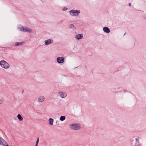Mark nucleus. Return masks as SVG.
<instances>
[{
    "label": "nucleus",
    "mask_w": 146,
    "mask_h": 146,
    "mask_svg": "<svg viewBox=\"0 0 146 146\" xmlns=\"http://www.w3.org/2000/svg\"><path fill=\"white\" fill-rule=\"evenodd\" d=\"M144 19H146V17L144 18Z\"/></svg>",
    "instance_id": "bb28decb"
},
{
    "label": "nucleus",
    "mask_w": 146,
    "mask_h": 146,
    "mask_svg": "<svg viewBox=\"0 0 146 146\" xmlns=\"http://www.w3.org/2000/svg\"><path fill=\"white\" fill-rule=\"evenodd\" d=\"M1 144L3 146H6V145H8L7 143L4 140H2L1 142Z\"/></svg>",
    "instance_id": "ddd939ff"
},
{
    "label": "nucleus",
    "mask_w": 146,
    "mask_h": 146,
    "mask_svg": "<svg viewBox=\"0 0 146 146\" xmlns=\"http://www.w3.org/2000/svg\"><path fill=\"white\" fill-rule=\"evenodd\" d=\"M135 141H136V142L138 143H139V139H137V138H136L135 139Z\"/></svg>",
    "instance_id": "6ab92c4d"
},
{
    "label": "nucleus",
    "mask_w": 146,
    "mask_h": 146,
    "mask_svg": "<svg viewBox=\"0 0 146 146\" xmlns=\"http://www.w3.org/2000/svg\"><path fill=\"white\" fill-rule=\"evenodd\" d=\"M23 92H24V90H22V92L23 93Z\"/></svg>",
    "instance_id": "a878e982"
},
{
    "label": "nucleus",
    "mask_w": 146,
    "mask_h": 146,
    "mask_svg": "<svg viewBox=\"0 0 146 146\" xmlns=\"http://www.w3.org/2000/svg\"><path fill=\"white\" fill-rule=\"evenodd\" d=\"M129 6H131V3H129Z\"/></svg>",
    "instance_id": "b1692460"
},
{
    "label": "nucleus",
    "mask_w": 146,
    "mask_h": 146,
    "mask_svg": "<svg viewBox=\"0 0 146 146\" xmlns=\"http://www.w3.org/2000/svg\"><path fill=\"white\" fill-rule=\"evenodd\" d=\"M1 144V143H0V145Z\"/></svg>",
    "instance_id": "c85d7f7f"
},
{
    "label": "nucleus",
    "mask_w": 146,
    "mask_h": 146,
    "mask_svg": "<svg viewBox=\"0 0 146 146\" xmlns=\"http://www.w3.org/2000/svg\"><path fill=\"white\" fill-rule=\"evenodd\" d=\"M45 97L44 96H41L38 99V102L42 103V102L45 99Z\"/></svg>",
    "instance_id": "1a4fd4ad"
},
{
    "label": "nucleus",
    "mask_w": 146,
    "mask_h": 146,
    "mask_svg": "<svg viewBox=\"0 0 146 146\" xmlns=\"http://www.w3.org/2000/svg\"><path fill=\"white\" fill-rule=\"evenodd\" d=\"M66 119V117L65 116H62L60 118V120L62 121Z\"/></svg>",
    "instance_id": "dca6fc26"
},
{
    "label": "nucleus",
    "mask_w": 146,
    "mask_h": 146,
    "mask_svg": "<svg viewBox=\"0 0 146 146\" xmlns=\"http://www.w3.org/2000/svg\"><path fill=\"white\" fill-rule=\"evenodd\" d=\"M24 27L20 25H19L17 26V29L20 31L23 32Z\"/></svg>",
    "instance_id": "423d86ee"
},
{
    "label": "nucleus",
    "mask_w": 146,
    "mask_h": 146,
    "mask_svg": "<svg viewBox=\"0 0 146 146\" xmlns=\"http://www.w3.org/2000/svg\"><path fill=\"white\" fill-rule=\"evenodd\" d=\"M68 8L66 7H65L64 8L62 9V10L64 11H65Z\"/></svg>",
    "instance_id": "aec40b11"
},
{
    "label": "nucleus",
    "mask_w": 146,
    "mask_h": 146,
    "mask_svg": "<svg viewBox=\"0 0 146 146\" xmlns=\"http://www.w3.org/2000/svg\"><path fill=\"white\" fill-rule=\"evenodd\" d=\"M32 32V30L29 28L24 27L23 32L26 33H31Z\"/></svg>",
    "instance_id": "6e6552de"
},
{
    "label": "nucleus",
    "mask_w": 146,
    "mask_h": 146,
    "mask_svg": "<svg viewBox=\"0 0 146 146\" xmlns=\"http://www.w3.org/2000/svg\"><path fill=\"white\" fill-rule=\"evenodd\" d=\"M3 139L2 137H0V143H1L2 141V140Z\"/></svg>",
    "instance_id": "4be33fe9"
},
{
    "label": "nucleus",
    "mask_w": 146,
    "mask_h": 146,
    "mask_svg": "<svg viewBox=\"0 0 146 146\" xmlns=\"http://www.w3.org/2000/svg\"><path fill=\"white\" fill-rule=\"evenodd\" d=\"M39 141V137H38L37 139L36 143L38 144Z\"/></svg>",
    "instance_id": "412c9836"
},
{
    "label": "nucleus",
    "mask_w": 146,
    "mask_h": 146,
    "mask_svg": "<svg viewBox=\"0 0 146 146\" xmlns=\"http://www.w3.org/2000/svg\"><path fill=\"white\" fill-rule=\"evenodd\" d=\"M6 146H9L8 145H6Z\"/></svg>",
    "instance_id": "cd10ccee"
},
{
    "label": "nucleus",
    "mask_w": 146,
    "mask_h": 146,
    "mask_svg": "<svg viewBox=\"0 0 146 146\" xmlns=\"http://www.w3.org/2000/svg\"><path fill=\"white\" fill-rule=\"evenodd\" d=\"M0 65L4 69H7L10 66L9 64L5 61L3 60L0 61Z\"/></svg>",
    "instance_id": "f03ea898"
},
{
    "label": "nucleus",
    "mask_w": 146,
    "mask_h": 146,
    "mask_svg": "<svg viewBox=\"0 0 146 146\" xmlns=\"http://www.w3.org/2000/svg\"><path fill=\"white\" fill-rule=\"evenodd\" d=\"M35 146H38V144L36 143Z\"/></svg>",
    "instance_id": "393cba45"
},
{
    "label": "nucleus",
    "mask_w": 146,
    "mask_h": 146,
    "mask_svg": "<svg viewBox=\"0 0 146 146\" xmlns=\"http://www.w3.org/2000/svg\"><path fill=\"white\" fill-rule=\"evenodd\" d=\"M70 15L73 16H78L80 13V10H71L69 11Z\"/></svg>",
    "instance_id": "f257e3e1"
},
{
    "label": "nucleus",
    "mask_w": 146,
    "mask_h": 146,
    "mask_svg": "<svg viewBox=\"0 0 146 146\" xmlns=\"http://www.w3.org/2000/svg\"><path fill=\"white\" fill-rule=\"evenodd\" d=\"M49 124L51 125H53L54 120L52 118H50L49 119Z\"/></svg>",
    "instance_id": "2eb2a0df"
},
{
    "label": "nucleus",
    "mask_w": 146,
    "mask_h": 146,
    "mask_svg": "<svg viewBox=\"0 0 146 146\" xmlns=\"http://www.w3.org/2000/svg\"><path fill=\"white\" fill-rule=\"evenodd\" d=\"M24 43H25V42H17L15 43V45L16 46H22L23 44Z\"/></svg>",
    "instance_id": "f8f14e48"
},
{
    "label": "nucleus",
    "mask_w": 146,
    "mask_h": 146,
    "mask_svg": "<svg viewBox=\"0 0 146 146\" xmlns=\"http://www.w3.org/2000/svg\"><path fill=\"white\" fill-rule=\"evenodd\" d=\"M83 35L82 34H80L76 35V36L75 38L77 40H79L80 39L83 38Z\"/></svg>",
    "instance_id": "9b49d317"
},
{
    "label": "nucleus",
    "mask_w": 146,
    "mask_h": 146,
    "mask_svg": "<svg viewBox=\"0 0 146 146\" xmlns=\"http://www.w3.org/2000/svg\"><path fill=\"white\" fill-rule=\"evenodd\" d=\"M70 128L72 130H79L81 128L80 125L79 124L74 123L70 125Z\"/></svg>",
    "instance_id": "7ed1b4c3"
},
{
    "label": "nucleus",
    "mask_w": 146,
    "mask_h": 146,
    "mask_svg": "<svg viewBox=\"0 0 146 146\" xmlns=\"http://www.w3.org/2000/svg\"><path fill=\"white\" fill-rule=\"evenodd\" d=\"M69 27V28L71 29H74L75 27L74 25L72 24H70Z\"/></svg>",
    "instance_id": "f3484780"
},
{
    "label": "nucleus",
    "mask_w": 146,
    "mask_h": 146,
    "mask_svg": "<svg viewBox=\"0 0 146 146\" xmlns=\"http://www.w3.org/2000/svg\"><path fill=\"white\" fill-rule=\"evenodd\" d=\"M64 58L62 57H58L56 58V61L59 64H62L64 62Z\"/></svg>",
    "instance_id": "39448f33"
},
{
    "label": "nucleus",
    "mask_w": 146,
    "mask_h": 146,
    "mask_svg": "<svg viewBox=\"0 0 146 146\" xmlns=\"http://www.w3.org/2000/svg\"><path fill=\"white\" fill-rule=\"evenodd\" d=\"M58 95L62 98H65L67 96L66 93L63 92H59Z\"/></svg>",
    "instance_id": "0eeeda50"
},
{
    "label": "nucleus",
    "mask_w": 146,
    "mask_h": 146,
    "mask_svg": "<svg viewBox=\"0 0 146 146\" xmlns=\"http://www.w3.org/2000/svg\"><path fill=\"white\" fill-rule=\"evenodd\" d=\"M2 102H3V100L1 99H0V104H1Z\"/></svg>",
    "instance_id": "5701e85b"
},
{
    "label": "nucleus",
    "mask_w": 146,
    "mask_h": 146,
    "mask_svg": "<svg viewBox=\"0 0 146 146\" xmlns=\"http://www.w3.org/2000/svg\"><path fill=\"white\" fill-rule=\"evenodd\" d=\"M120 89H121V87H120L119 88L117 89V90H115V92H121L120 90H120Z\"/></svg>",
    "instance_id": "a211bd4d"
},
{
    "label": "nucleus",
    "mask_w": 146,
    "mask_h": 146,
    "mask_svg": "<svg viewBox=\"0 0 146 146\" xmlns=\"http://www.w3.org/2000/svg\"><path fill=\"white\" fill-rule=\"evenodd\" d=\"M103 31L106 33H108L110 32V29L108 27H105L103 28Z\"/></svg>",
    "instance_id": "9d476101"
},
{
    "label": "nucleus",
    "mask_w": 146,
    "mask_h": 146,
    "mask_svg": "<svg viewBox=\"0 0 146 146\" xmlns=\"http://www.w3.org/2000/svg\"><path fill=\"white\" fill-rule=\"evenodd\" d=\"M17 117L19 119V120L20 121H22L23 119V117H22L21 115L20 114H18L17 116Z\"/></svg>",
    "instance_id": "4468645a"
},
{
    "label": "nucleus",
    "mask_w": 146,
    "mask_h": 146,
    "mask_svg": "<svg viewBox=\"0 0 146 146\" xmlns=\"http://www.w3.org/2000/svg\"><path fill=\"white\" fill-rule=\"evenodd\" d=\"M54 42V40L52 38H50L44 41V44L46 46Z\"/></svg>",
    "instance_id": "20e7f679"
}]
</instances>
